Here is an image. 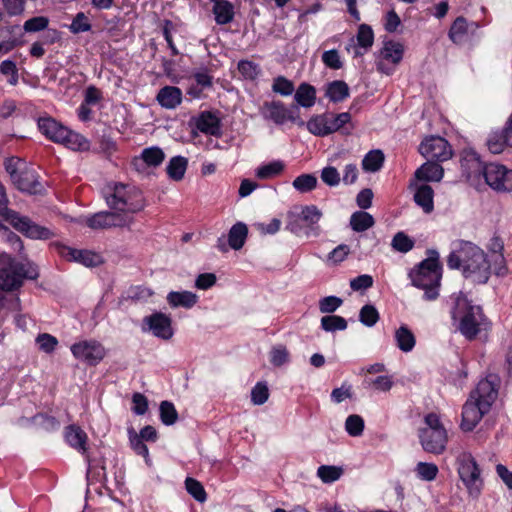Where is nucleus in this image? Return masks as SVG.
Listing matches in <instances>:
<instances>
[{"mask_svg": "<svg viewBox=\"0 0 512 512\" xmlns=\"http://www.w3.org/2000/svg\"><path fill=\"white\" fill-rule=\"evenodd\" d=\"M104 198L111 211H101L86 219L91 229L127 227L133 222V214L145 207L142 192L134 186L110 183L104 189Z\"/></svg>", "mask_w": 512, "mask_h": 512, "instance_id": "f257e3e1", "label": "nucleus"}, {"mask_svg": "<svg viewBox=\"0 0 512 512\" xmlns=\"http://www.w3.org/2000/svg\"><path fill=\"white\" fill-rule=\"evenodd\" d=\"M447 265L450 269H461L466 279L478 284L488 281L492 267L490 260L481 248L463 240L453 243Z\"/></svg>", "mask_w": 512, "mask_h": 512, "instance_id": "f03ea898", "label": "nucleus"}, {"mask_svg": "<svg viewBox=\"0 0 512 512\" xmlns=\"http://www.w3.org/2000/svg\"><path fill=\"white\" fill-rule=\"evenodd\" d=\"M452 319L458 322V330L467 339H474L485 325V317L480 306L472 305L464 294L455 299Z\"/></svg>", "mask_w": 512, "mask_h": 512, "instance_id": "7ed1b4c3", "label": "nucleus"}, {"mask_svg": "<svg viewBox=\"0 0 512 512\" xmlns=\"http://www.w3.org/2000/svg\"><path fill=\"white\" fill-rule=\"evenodd\" d=\"M37 277V269L31 263L18 262L5 253L0 255V290L14 291L23 285L25 279Z\"/></svg>", "mask_w": 512, "mask_h": 512, "instance_id": "20e7f679", "label": "nucleus"}, {"mask_svg": "<svg viewBox=\"0 0 512 512\" xmlns=\"http://www.w3.org/2000/svg\"><path fill=\"white\" fill-rule=\"evenodd\" d=\"M441 276L439 254L437 251H431L429 257L423 260L418 268L410 273L412 284L425 290L424 297L426 300H435L438 297Z\"/></svg>", "mask_w": 512, "mask_h": 512, "instance_id": "39448f33", "label": "nucleus"}, {"mask_svg": "<svg viewBox=\"0 0 512 512\" xmlns=\"http://www.w3.org/2000/svg\"><path fill=\"white\" fill-rule=\"evenodd\" d=\"M38 128L51 141L62 144L73 151L89 149V141L84 136L70 130L52 118H40Z\"/></svg>", "mask_w": 512, "mask_h": 512, "instance_id": "423d86ee", "label": "nucleus"}, {"mask_svg": "<svg viewBox=\"0 0 512 512\" xmlns=\"http://www.w3.org/2000/svg\"><path fill=\"white\" fill-rule=\"evenodd\" d=\"M425 427L419 429V439L422 448L432 454L444 452L447 444V431L440 422L438 415L429 413L424 418Z\"/></svg>", "mask_w": 512, "mask_h": 512, "instance_id": "0eeeda50", "label": "nucleus"}, {"mask_svg": "<svg viewBox=\"0 0 512 512\" xmlns=\"http://www.w3.org/2000/svg\"><path fill=\"white\" fill-rule=\"evenodd\" d=\"M263 118L272 121L276 125H283L287 121L298 126H304L305 122L300 117V108L297 105L285 106L281 101H266L260 108Z\"/></svg>", "mask_w": 512, "mask_h": 512, "instance_id": "6e6552de", "label": "nucleus"}, {"mask_svg": "<svg viewBox=\"0 0 512 512\" xmlns=\"http://www.w3.org/2000/svg\"><path fill=\"white\" fill-rule=\"evenodd\" d=\"M458 473L468 492L473 497H478L482 488L480 469L470 453L463 452L458 456Z\"/></svg>", "mask_w": 512, "mask_h": 512, "instance_id": "1a4fd4ad", "label": "nucleus"}, {"mask_svg": "<svg viewBox=\"0 0 512 512\" xmlns=\"http://www.w3.org/2000/svg\"><path fill=\"white\" fill-rule=\"evenodd\" d=\"M484 179L487 185H489L495 191H512V169H508L502 164H487Z\"/></svg>", "mask_w": 512, "mask_h": 512, "instance_id": "9d476101", "label": "nucleus"}, {"mask_svg": "<svg viewBox=\"0 0 512 512\" xmlns=\"http://www.w3.org/2000/svg\"><path fill=\"white\" fill-rule=\"evenodd\" d=\"M142 330L151 332L155 337L162 340H170L174 335L172 319L170 316L155 312L143 318Z\"/></svg>", "mask_w": 512, "mask_h": 512, "instance_id": "9b49d317", "label": "nucleus"}, {"mask_svg": "<svg viewBox=\"0 0 512 512\" xmlns=\"http://www.w3.org/2000/svg\"><path fill=\"white\" fill-rule=\"evenodd\" d=\"M71 352L75 358L92 366L97 365L106 355L103 345L95 340L75 343L71 346Z\"/></svg>", "mask_w": 512, "mask_h": 512, "instance_id": "f8f14e48", "label": "nucleus"}, {"mask_svg": "<svg viewBox=\"0 0 512 512\" xmlns=\"http://www.w3.org/2000/svg\"><path fill=\"white\" fill-rule=\"evenodd\" d=\"M419 152L429 161H446L452 156L448 142L439 136L426 138L420 144Z\"/></svg>", "mask_w": 512, "mask_h": 512, "instance_id": "ddd939ff", "label": "nucleus"}, {"mask_svg": "<svg viewBox=\"0 0 512 512\" xmlns=\"http://www.w3.org/2000/svg\"><path fill=\"white\" fill-rule=\"evenodd\" d=\"M7 222L32 239H49L52 236L49 229L31 222L27 217L19 216L16 212L8 214Z\"/></svg>", "mask_w": 512, "mask_h": 512, "instance_id": "4468645a", "label": "nucleus"}, {"mask_svg": "<svg viewBox=\"0 0 512 512\" xmlns=\"http://www.w3.org/2000/svg\"><path fill=\"white\" fill-rule=\"evenodd\" d=\"M489 411L490 409H484L482 403L470 396L463 406L461 428L464 431L473 430L482 417Z\"/></svg>", "mask_w": 512, "mask_h": 512, "instance_id": "2eb2a0df", "label": "nucleus"}, {"mask_svg": "<svg viewBox=\"0 0 512 512\" xmlns=\"http://www.w3.org/2000/svg\"><path fill=\"white\" fill-rule=\"evenodd\" d=\"M58 252L66 260L80 263L86 267H95L102 263V257L90 250H79L60 245Z\"/></svg>", "mask_w": 512, "mask_h": 512, "instance_id": "dca6fc26", "label": "nucleus"}, {"mask_svg": "<svg viewBox=\"0 0 512 512\" xmlns=\"http://www.w3.org/2000/svg\"><path fill=\"white\" fill-rule=\"evenodd\" d=\"M12 182L22 192L29 194H42L44 192V186L32 167H24Z\"/></svg>", "mask_w": 512, "mask_h": 512, "instance_id": "f3484780", "label": "nucleus"}, {"mask_svg": "<svg viewBox=\"0 0 512 512\" xmlns=\"http://www.w3.org/2000/svg\"><path fill=\"white\" fill-rule=\"evenodd\" d=\"M470 396L482 403L484 409H490L498 396L495 379L490 377L479 381L476 389L471 392Z\"/></svg>", "mask_w": 512, "mask_h": 512, "instance_id": "a211bd4d", "label": "nucleus"}, {"mask_svg": "<svg viewBox=\"0 0 512 512\" xmlns=\"http://www.w3.org/2000/svg\"><path fill=\"white\" fill-rule=\"evenodd\" d=\"M487 164H483L476 152H467L461 159V169L468 180L484 177Z\"/></svg>", "mask_w": 512, "mask_h": 512, "instance_id": "6ab92c4d", "label": "nucleus"}, {"mask_svg": "<svg viewBox=\"0 0 512 512\" xmlns=\"http://www.w3.org/2000/svg\"><path fill=\"white\" fill-rule=\"evenodd\" d=\"M478 27L476 22L469 23L466 18L462 16L457 17L449 30V38L454 43L460 44L469 32L474 33Z\"/></svg>", "mask_w": 512, "mask_h": 512, "instance_id": "aec40b11", "label": "nucleus"}, {"mask_svg": "<svg viewBox=\"0 0 512 512\" xmlns=\"http://www.w3.org/2000/svg\"><path fill=\"white\" fill-rule=\"evenodd\" d=\"M165 159V154L159 147H149L145 148L141 156L135 158L132 162L133 166L140 170L144 168V165L148 166H159Z\"/></svg>", "mask_w": 512, "mask_h": 512, "instance_id": "412c9836", "label": "nucleus"}, {"mask_svg": "<svg viewBox=\"0 0 512 512\" xmlns=\"http://www.w3.org/2000/svg\"><path fill=\"white\" fill-rule=\"evenodd\" d=\"M156 100L166 109H175L182 102V91L175 86H165L159 90Z\"/></svg>", "mask_w": 512, "mask_h": 512, "instance_id": "4be33fe9", "label": "nucleus"}, {"mask_svg": "<svg viewBox=\"0 0 512 512\" xmlns=\"http://www.w3.org/2000/svg\"><path fill=\"white\" fill-rule=\"evenodd\" d=\"M294 100L296 102L294 105L298 108L300 106L310 108L316 101V89L308 83H301L294 94Z\"/></svg>", "mask_w": 512, "mask_h": 512, "instance_id": "5701e85b", "label": "nucleus"}, {"mask_svg": "<svg viewBox=\"0 0 512 512\" xmlns=\"http://www.w3.org/2000/svg\"><path fill=\"white\" fill-rule=\"evenodd\" d=\"M294 208H298V216L307 227V236H309L310 231L314 229V225L321 219L322 212L315 205L295 206Z\"/></svg>", "mask_w": 512, "mask_h": 512, "instance_id": "b1692460", "label": "nucleus"}, {"mask_svg": "<svg viewBox=\"0 0 512 512\" xmlns=\"http://www.w3.org/2000/svg\"><path fill=\"white\" fill-rule=\"evenodd\" d=\"M444 170L441 165L433 161L424 163L415 172V176L419 180L424 181H440L443 177Z\"/></svg>", "mask_w": 512, "mask_h": 512, "instance_id": "393cba45", "label": "nucleus"}, {"mask_svg": "<svg viewBox=\"0 0 512 512\" xmlns=\"http://www.w3.org/2000/svg\"><path fill=\"white\" fill-rule=\"evenodd\" d=\"M65 438L71 447L77 449L83 454L86 453L87 435L80 427L76 425L68 426L66 428Z\"/></svg>", "mask_w": 512, "mask_h": 512, "instance_id": "a878e982", "label": "nucleus"}, {"mask_svg": "<svg viewBox=\"0 0 512 512\" xmlns=\"http://www.w3.org/2000/svg\"><path fill=\"white\" fill-rule=\"evenodd\" d=\"M198 300V296L190 291L175 292L167 295V301L172 307L192 308Z\"/></svg>", "mask_w": 512, "mask_h": 512, "instance_id": "bb28decb", "label": "nucleus"}, {"mask_svg": "<svg viewBox=\"0 0 512 512\" xmlns=\"http://www.w3.org/2000/svg\"><path fill=\"white\" fill-rule=\"evenodd\" d=\"M197 128L209 135H218L220 130L219 119L211 112H203L196 122Z\"/></svg>", "mask_w": 512, "mask_h": 512, "instance_id": "cd10ccee", "label": "nucleus"}, {"mask_svg": "<svg viewBox=\"0 0 512 512\" xmlns=\"http://www.w3.org/2000/svg\"><path fill=\"white\" fill-rule=\"evenodd\" d=\"M433 196V189L429 185L424 184L417 188L414 194V200L425 213H430L434 208Z\"/></svg>", "mask_w": 512, "mask_h": 512, "instance_id": "c85d7f7f", "label": "nucleus"}, {"mask_svg": "<svg viewBox=\"0 0 512 512\" xmlns=\"http://www.w3.org/2000/svg\"><path fill=\"white\" fill-rule=\"evenodd\" d=\"M394 337L397 347L403 352H410L415 346V336L405 325L400 326L395 331Z\"/></svg>", "mask_w": 512, "mask_h": 512, "instance_id": "c756f323", "label": "nucleus"}, {"mask_svg": "<svg viewBox=\"0 0 512 512\" xmlns=\"http://www.w3.org/2000/svg\"><path fill=\"white\" fill-rule=\"evenodd\" d=\"M213 12L216 22L221 25L230 23L234 17V7L227 0L214 2Z\"/></svg>", "mask_w": 512, "mask_h": 512, "instance_id": "7c9ffc66", "label": "nucleus"}, {"mask_svg": "<svg viewBox=\"0 0 512 512\" xmlns=\"http://www.w3.org/2000/svg\"><path fill=\"white\" fill-rule=\"evenodd\" d=\"M248 234L247 226L238 222L233 225L228 234V243L232 249L239 250L243 247Z\"/></svg>", "mask_w": 512, "mask_h": 512, "instance_id": "2f4dec72", "label": "nucleus"}, {"mask_svg": "<svg viewBox=\"0 0 512 512\" xmlns=\"http://www.w3.org/2000/svg\"><path fill=\"white\" fill-rule=\"evenodd\" d=\"M326 96L332 102H342L349 97V87L342 80H335L328 84Z\"/></svg>", "mask_w": 512, "mask_h": 512, "instance_id": "473e14b6", "label": "nucleus"}, {"mask_svg": "<svg viewBox=\"0 0 512 512\" xmlns=\"http://www.w3.org/2000/svg\"><path fill=\"white\" fill-rule=\"evenodd\" d=\"M375 221L371 214L364 211L354 212L350 217V226L356 232H363L374 225Z\"/></svg>", "mask_w": 512, "mask_h": 512, "instance_id": "72a5a7b5", "label": "nucleus"}, {"mask_svg": "<svg viewBox=\"0 0 512 512\" xmlns=\"http://www.w3.org/2000/svg\"><path fill=\"white\" fill-rule=\"evenodd\" d=\"M188 165V161L185 157L175 156L170 159L166 171L168 176L175 180L179 181L184 177Z\"/></svg>", "mask_w": 512, "mask_h": 512, "instance_id": "f704fd0d", "label": "nucleus"}, {"mask_svg": "<svg viewBox=\"0 0 512 512\" xmlns=\"http://www.w3.org/2000/svg\"><path fill=\"white\" fill-rule=\"evenodd\" d=\"M403 46L393 41L386 42L382 48L380 55L382 59L397 64L403 57Z\"/></svg>", "mask_w": 512, "mask_h": 512, "instance_id": "c9c22d12", "label": "nucleus"}, {"mask_svg": "<svg viewBox=\"0 0 512 512\" xmlns=\"http://www.w3.org/2000/svg\"><path fill=\"white\" fill-rule=\"evenodd\" d=\"M310 133L316 136H326L330 134L329 126L327 123V115H317L312 117L306 124Z\"/></svg>", "mask_w": 512, "mask_h": 512, "instance_id": "e433bc0d", "label": "nucleus"}, {"mask_svg": "<svg viewBox=\"0 0 512 512\" xmlns=\"http://www.w3.org/2000/svg\"><path fill=\"white\" fill-rule=\"evenodd\" d=\"M317 183L318 180L315 175L302 174L293 180L292 186L300 193H307L314 190L317 186Z\"/></svg>", "mask_w": 512, "mask_h": 512, "instance_id": "4c0bfd02", "label": "nucleus"}, {"mask_svg": "<svg viewBox=\"0 0 512 512\" xmlns=\"http://www.w3.org/2000/svg\"><path fill=\"white\" fill-rule=\"evenodd\" d=\"M283 169L284 164L281 161H273L258 167L255 171V175L259 179H270L279 175Z\"/></svg>", "mask_w": 512, "mask_h": 512, "instance_id": "58836bf2", "label": "nucleus"}, {"mask_svg": "<svg viewBox=\"0 0 512 512\" xmlns=\"http://www.w3.org/2000/svg\"><path fill=\"white\" fill-rule=\"evenodd\" d=\"M384 162V154L380 150L370 151L362 161V167L365 171L376 172Z\"/></svg>", "mask_w": 512, "mask_h": 512, "instance_id": "ea45409f", "label": "nucleus"}, {"mask_svg": "<svg viewBox=\"0 0 512 512\" xmlns=\"http://www.w3.org/2000/svg\"><path fill=\"white\" fill-rule=\"evenodd\" d=\"M343 475L342 467L332 465H321L317 469V476L324 483H333Z\"/></svg>", "mask_w": 512, "mask_h": 512, "instance_id": "a19ab883", "label": "nucleus"}, {"mask_svg": "<svg viewBox=\"0 0 512 512\" xmlns=\"http://www.w3.org/2000/svg\"><path fill=\"white\" fill-rule=\"evenodd\" d=\"M321 328L327 332L342 331L347 328V321L341 316L327 315L321 318Z\"/></svg>", "mask_w": 512, "mask_h": 512, "instance_id": "79ce46f5", "label": "nucleus"}, {"mask_svg": "<svg viewBox=\"0 0 512 512\" xmlns=\"http://www.w3.org/2000/svg\"><path fill=\"white\" fill-rule=\"evenodd\" d=\"M160 419L163 424L169 426L173 425L178 419V413L172 402L162 401L160 403Z\"/></svg>", "mask_w": 512, "mask_h": 512, "instance_id": "37998d69", "label": "nucleus"}, {"mask_svg": "<svg viewBox=\"0 0 512 512\" xmlns=\"http://www.w3.org/2000/svg\"><path fill=\"white\" fill-rule=\"evenodd\" d=\"M238 71L245 79L255 80L261 73V68L253 61L241 60L238 63Z\"/></svg>", "mask_w": 512, "mask_h": 512, "instance_id": "c03bdc74", "label": "nucleus"}, {"mask_svg": "<svg viewBox=\"0 0 512 512\" xmlns=\"http://www.w3.org/2000/svg\"><path fill=\"white\" fill-rule=\"evenodd\" d=\"M0 73L8 77V83L16 86L19 81V73L16 63L12 60H4L0 64Z\"/></svg>", "mask_w": 512, "mask_h": 512, "instance_id": "a18cd8bd", "label": "nucleus"}, {"mask_svg": "<svg viewBox=\"0 0 512 512\" xmlns=\"http://www.w3.org/2000/svg\"><path fill=\"white\" fill-rule=\"evenodd\" d=\"M359 320L367 327L374 326L379 320V313L375 306L370 304L364 305L360 310Z\"/></svg>", "mask_w": 512, "mask_h": 512, "instance_id": "49530a36", "label": "nucleus"}, {"mask_svg": "<svg viewBox=\"0 0 512 512\" xmlns=\"http://www.w3.org/2000/svg\"><path fill=\"white\" fill-rule=\"evenodd\" d=\"M345 429L350 436L358 437L363 433L364 420L359 415H349L345 421Z\"/></svg>", "mask_w": 512, "mask_h": 512, "instance_id": "de8ad7c7", "label": "nucleus"}, {"mask_svg": "<svg viewBox=\"0 0 512 512\" xmlns=\"http://www.w3.org/2000/svg\"><path fill=\"white\" fill-rule=\"evenodd\" d=\"M415 471L418 477L424 481H432L438 474V467L433 463L419 462Z\"/></svg>", "mask_w": 512, "mask_h": 512, "instance_id": "09e8293b", "label": "nucleus"}, {"mask_svg": "<svg viewBox=\"0 0 512 512\" xmlns=\"http://www.w3.org/2000/svg\"><path fill=\"white\" fill-rule=\"evenodd\" d=\"M272 91L282 96H290L294 92V84L284 76L274 78Z\"/></svg>", "mask_w": 512, "mask_h": 512, "instance_id": "8fccbe9b", "label": "nucleus"}, {"mask_svg": "<svg viewBox=\"0 0 512 512\" xmlns=\"http://www.w3.org/2000/svg\"><path fill=\"white\" fill-rule=\"evenodd\" d=\"M327 115V123L329 126L330 134L341 129L345 124L350 122L351 115L348 112H343L340 114H326Z\"/></svg>", "mask_w": 512, "mask_h": 512, "instance_id": "3c124183", "label": "nucleus"}, {"mask_svg": "<svg viewBox=\"0 0 512 512\" xmlns=\"http://www.w3.org/2000/svg\"><path fill=\"white\" fill-rule=\"evenodd\" d=\"M185 486L187 492L195 498V500L199 502H204L206 500V492L204 490L203 485L194 478L188 477L185 480Z\"/></svg>", "mask_w": 512, "mask_h": 512, "instance_id": "603ef678", "label": "nucleus"}, {"mask_svg": "<svg viewBox=\"0 0 512 512\" xmlns=\"http://www.w3.org/2000/svg\"><path fill=\"white\" fill-rule=\"evenodd\" d=\"M368 388H373L374 390L380 392H388L393 386V380L390 376H378L374 379L367 378L365 380Z\"/></svg>", "mask_w": 512, "mask_h": 512, "instance_id": "864d4df0", "label": "nucleus"}, {"mask_svg": "<svg viewBox=\"0 0 512 512\" xmlns=\"http://www.w3.org/2000/svg\"><path fill=\"white\" fill-rule=\"evenodd\" d=\"M49 19L45 16L32 17L24 22L23 29L25 32L34 33L46 30Z\"/></svg>", "mask_w": 512, "mask_h": 512, "instance_id": "5fc2aeb1", "label": "nucleus"}, {"mask_svg": "<svg viewBox=\"0 0 512 512\" xmlns=\"http://www.w3.org/2000/svg\"><path fill=\"white\" fill-rule=\"evenodd\" d=\"M374 41V34L371 27L367 24H361L357 33L358 45L364 49L372 46Z\"/></svg>", "mask_w": 512, "mask_h": 512, "instance_id": "6e6d98bb", "label": "nucleus"}, {"mask_svg": "<svg viewBox=\"0 0 512 512\" xmlns=\"http://www.w3.org/2000/svg\"><path fill=\"white\" fill-rule=\"evenodd\" d=\"M69 29L74 34L87 32L91 30V23L83 12H79L74 17L72 23L69 26Z\"/></svg>", "mask_w": 512, "mask_h": 512, "instance_id": "4d7b16f0", "label": "nucleus"}, {"mask_svg": "<svg viewBox=\"0 0 512 512\" xmlns=\"http://www.w3.org/2000/svg\"><path fill=\"white\" fill-rule=\"evenodd\" d=\"M286 229L295 235H300L303 231L304 225L301 218L298 216V208H293L287 214Z\"/></svg>", "mask_w": 512, "mask_h": 512, "instance_id": "13d9d810", "label": "nucleus"}, {"mask_svg": "<svg viewBox=\"0 0 512 512\" xmlns=\"http://www.w3.org/2000/svg\"><path fill=\"white\" fill-rule=\"evenodd\" d=\"M391 245L396 251L406 253L413 248L414 242L403 232H398L393 237Z\"/></svg>", "mask_w": 512, "mask_h": 512, "instance_id": "bf43d9fd", "label": "nucleus"}, {"mask_svg": "<svg viewBox=\"0 0 512 512\" xmlns=\"http://www.w3.org/2000/svg\"><path fill=\"white\" fill-rule=\"evenodd\" d=\"M269 397V390L266 384L257 383L251 391V401L254 405L264 404Z\"/></svg>", "mask_w": 512, "mask_h": 512, "instance_id": "052dcab7", "label": "nucleus"}, {"mask_svg": "<svg viewBox=\"0 0 512 512\" xmlns=\"http://www.w3.org/2000/svg\"><path fill=\"white\" fill-rule=\"evenodd\" d=\"M343 301L341 298L336 296H327L319 301V310L321 313H333L341 305Z\"/></svg>", "mask_w": 512, "mask_h": 512, "instance_id": "680f3d73", "label": "nucleus"}, {"mask_svg": "<svg viewBox=\"0 0 512 512\" xmlns=\"http://www.w3.org/2000/svg\"><path fill=\"white\" fill-rule=\"evenodd\" d=\"M26 0H2L4 13L9 16L21 15L25 10Z\"/></svg>", "mask_w": 512, "mask_h": 512, "instance_id": "e2e57ef3", "label": "nucleus"}, {"mask_svg": "<svg viewBox=\"0 0 512 512\" xmlns=\"http://www.w3.org/2000/svg\"><path fill=\"white\" fill-rule=\"evenodd\" d=\"M321 179L328 186H337L340 183V175L337 169L333 166H328L322 169Z\"/></svg>", "mask_w": 512, "mask_h": 512, "instance_id": "0e129e2a", "label": "nucleus"}, {"mask_svg": "<svg viewBox=\"0 0 512 512\" xmlns=\"http://www.w3.org/2000/svg\"><path fill=\"white\" fill-rule=\"evenodd\" d=\"M36 342L39 345V348L46 353H51L52 351H54L56 345L58 344L57 339L54 336L47 333L38 335L36 338Z\"/></svg>", "mask_w": 512, "mask_h": 512, "instance_id": "69168bd1", "label": "nucleus"}, {"mask_svg": "<svg viewBox=\"0 0 512 512\" xmlns=\"http://www.w3.org/2000/svg\"><path fill=\"white\" fill-rule=\"evenodd\" d=\"M322 61L327 67L331 69L336 70L342 67L339 53L335 49L325 51L322 55Z\"/></svg>", "mask_w": 512, "mask_h": 512, "instance_id": "338daca9", "label": "nucleus"}, {"mask_svg": "<svg viewBox=\"0 0 512 512\" xmlns=\"http://www.w3.org/2000/svg\"><path fill=\"white\" fill-rule=\"evenodd\" d=\"M129 434H130V443H131L133 450L138 455L148 458L149 450H148V447L146 446V444H144V442H143L144 440L141 439V437H139L138 434H136L133 431H129Z\"/></svg>", "mask_w": 512, "mask_h": 512, "instance_id": "774afa93", "label": "nucleus"}]
</instances>
